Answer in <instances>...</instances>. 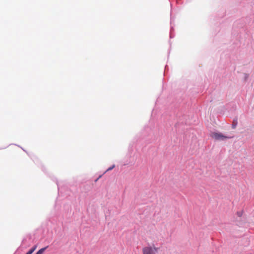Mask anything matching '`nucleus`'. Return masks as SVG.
<instances>
[{"label": "nucleus", "instance_id": "1", "mask_svg": "<svg viewBox=\"0 0 254 254\" xmlns=\"http://www.w3.org/2000/svg\"><path fill=\"white\" fill-rule=\"evenodd\" d=\"M158 248L155 247L147 246L142 249V254H155Z\"/></svg>", "mask_w": 254, "mask_h": 254}, {"label": "nucleus", "instance_id": "2", "mask_svg": "<svg viewBox=\"0 0 254 254\" xmlns=\"http://www.w3.org/2000/svg\"><path fill=\"white\" fill-rule=\"evenodd\" d=\"M210 136L215 140H225L230 137L224 135L222 133L213 132L211 133Z\"/></svg>", "mask_w": 254, "mask_h": 254}, {"label": "nucleus", "instance_id": "3", "mask_svg": "<svg viewBox=\"0 0 254 254\" xmlns=\"http://www.w3.org/2000/svg\"><path fill=\"white\" fill-rule=\"evenodd\" d=\"M48 248V246L46 247H44L43 248H42L40 250H39L36 253V254H43V253L44 252V251L47 249V248Z\"/></svg>", "mask_w": 254, "mask_h": 254}, {"label": "nucleus", "instance_id": "4", "mask_svg": "<svg viewBox=\"0 0 254 254\" xmlns=\"http://www.w3.org/2000/svg\"><path fill=\"white\" fill-rule=\"evenodd\" d=\"M237 125V120H234L232 124V127L233 128H235Z\"/></svg>", "mask_w": 254, "mask_h": 254}, {"label": "nucleus", "instance_id": "5", "mask_svg": "<svg viewBox=\"0 0 254 254\" xmlns=\"http://www.w3.org/2000/svg\"><path fill=\"white\" fill-rule=\"evenodd\" d=\"M36 246H35L31 250H30L29 251L31 252V253L32 254L34 252V251L36 250Z\"/></svg>", "mask_w": 254, "mask_h": 254}, {"label": "nucleus", "instance_id": "6", "mask_svg": "<svg viewBox=\"0 0 254 254\" xmlns=\"http://www.w3.org/2000/svg\"><path fill=\"white\" fill-rule=\"evenodd\" d=\"M36 246H35L31 250H30L29 251L31 252V253L32 254L34 252V251L36 250Z\"/></svg>", "mask_w": 254, "mask_h": 254}, {"label": "nucleus", "instance_id": "7", "mask_svg": "<svg viewBox=\"0 0 254 254\" xmlns=\"http://www.w3.org/2000/svg\"><path fill=\"white\" fill-rule=\"evenodd\" d=\"M237 215L239 217H241L242 215V212H237Z\"/></svg>", "mask_w": 254, "mask_h": 254}, {"label": "nucleus", "instance_id": "8", "mask_svg": "<svg viewBox=\"0 0 254 254\" xmlns=\"http://www.w3.org/2000/svg\"><path fill=\"white\" fill-rule=\"evenodd\" d=\"M114 167H115V166H114V165H113L112 167H111L109 168L108 169V170H112V169H113V168H114Z\"/></svg>", "mask_w": 254, "mask_h": 254}, {"label": "nucleus", "instance_id": "9", "mask_svg": "<svg viewBox=\"0 0 254 254\" xmlns=\"http://www.w3.org/2000/svg\"><path fill=\"white\" fill-rule=\"evenodd\" d=\"M26 254H32V253H31V252H30L29 251Z\"/></svg>", "mask_w": 254, "mask_h": 254}]
</instances>
